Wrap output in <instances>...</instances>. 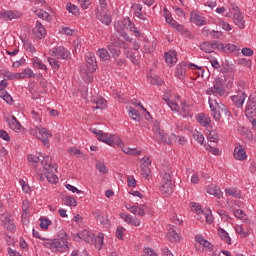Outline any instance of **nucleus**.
Returning a JSON list of instances; mask_svg holds the SVG:
<instances>
[{
    "mask_svg": "<svg viewBox=\"0 0 256 256\" xmlns=\"http://www.w3.org/2000/svg\"><path fill=\"white\" fill-rule=\"evenodd\" d=\"M87 250H74L71 256H87Z\"/></svg>",
    "mask_w": 256,
    "mask_h": 256,
    "instance_id": "64",
    "label": "nucleus"
},
{
    "mask_svg": "<svg viewBox=\"0 0 256 256\" xmlns=\"http://www.w3.org/2000/svg\"><path fill=\"white\" fill-rule=\"evenodd\" d=\"M17 17V14H15L11 10H1L0 11V19H4V21H11Z\"/></svg>",
    "mask_w": 256,
    "mask_h": 256,
    "instance_id": "25",
    "label": "nucleus"
},
{
    "mask_svg": "<svg viewBox=\"0 0 256 256\" xmlns=\"http://www.w3.org/2000/svg\"><path fill=\"white\" fill-rule=\"evenodd\" d=\"M245 99H247V94L244 91H239L237 95L231 96V101H233L234 105H236L238 109L243 107Z\"/></svg>",
    "mask_w": 256,
    "mask_h": 256,
    "instance_id": "12",
    "label": "nucleus"
},
{
    "mask_svg": "<svg viewBox=\"0 0 256 256\" xmlns=\"http://www.w3.org/2000/svg\"><path fill=\"white\" fill-rule=\"evenodd\" d=\"M256 107V94H252L248 98L246 108Z\"/></svg>",
    "mask_w": 256,
    "mask_h": 256,
    "instance_id": "53",
    "label": "nucleus"
},
{
    "mask_svg": "<svg viewBox=\"0 0 256 256\" xmlns=\"http://www.w3.org/2000/svg\"><path fill=\"white\" fill-rule=\"evenodd\" d=\"M218 235L222 239V241H225L228 245H231V237H229V233L225 231V229L219 228Z\"/></svg>",
    "mask_w": 256,
    "mask_h": 256,
    "instance_id": "30",
    "label": "nucleus"
},
{
    "mask_svg": "<svg viewBox=\"0 0 256 256\" xmlns=\"http://www.w3.org/2000/svg\"><path fill=\"white\" fill-rule=\"evenodd\" d=\"M62 201H64V204L68 207H77V200L71 196H64Z\"/></svg>",
    "mask_w": 256,
    "mask_h": 256,
    "instance_id": "35",
    "label": "nucleus"
},
{
    "mask_svg": "<svg viewBox=\"0 0 256 256\" xmlns=\"http://www.w3.org/2000/svg\"><path fill=\"white\" fill-rule=\"evenodd\" d=\"M86 67L88 73H95V71H97V60L95 59V54L89 53L86 56Z\"/></svg>",
    "mask_w": 256,
    "mask_h": 256,
    "instance_id": "9",
    "label": "nucleus"
},
{
    "mask_svg": "<svg viewBox=\"0 0 256 256\" xmlns=\"http://www.w3.org/2000/svg\"><path fill=\"white\" fill-rule=\"evenodd\" d=\"M42 159L41 165L47 173L46 177L49 183H59V177L53 173L54 167L51 165L52 158L50 156H42Z\"/></svg>",
    "mask_w": 256,
    "mask_h": 256,
    "instance_id": "3",
    "label": "nucleus"
},
{
    "mask_svg": "<svg viewBox=\"0 0 256 256\" xmlns=\"http://www.w3.org/2000/svg\"><path fill=\"white\" fill-rule=\"evenodd\" d=\"M93 217L96 219V221H98V223H100V225H103L104 227H109V225H111L109 218L107 216H103L99 210L93 212Z\"/></svg>",
    "mask_w": 256,
    "mask_h": 256,
    "instance_id": "15",
    "label": "nucleus"
},
{
    "mask_svg": "<svg viewBox=\"0 0 256 256\" xmlns=\"http://www.w3.org/2000/svg\"><path fill=\"white\" fill-rule=\"evenodd\" d=\"M168 107H170L171 111H175L176 113H179V104L177 102L170 101L167 103Z\"/></svg>",
    "mask_w": 256,
    "mask_h": 256,
    "instance_id": "59",
    "label": "nucleus"
},
{
    "mask_svg": "<svg viewBox=\"0 0 256 256\" xmlns=\"http://www.w3.org/2000/svg\"><path fill=\"white\" fill-rule=\"evenodd\" d=\"M245 115H246L247 119H249V121L252 123V125H256V119H255V117H256V106L246 108Z\"/></svg>",
    "mask_w": 256,
    "mask_h": 256,
    "instance_id": "24",
    "label": "nucleus"
},
{
    "mask_svg": "<svg viewBox=\"0 0 256 256\" xmlns=\"http://www.w3.org/2000/svg\"><path fill=\"white\" fill-rule=\"evenodd\" d=\"M28 161L29 163H32L33 167H37L39 165V161H43L39 156L36 155H28Z\"/></svg>",
    "mask_w": 256,
    "mask_h": 256,
    "instance_id": "41",
    "label": "nucleus"
},
{
    "mask_svg": "<svg viewBox=\"0 0 256 256\" xmlns=\"http://www.w3.org/2000/svg\"><path fill=\"white\" fill-rule=\"evenodd\" d=\"M170 229L172 231L166 234V238L168 239V241H175V242L180 241L181 237L179 236V233H177V230L171 227Z\"/></svg>",
    "mask_w": 256,
    "mask_h": 256,
    "instance_id": "31",
    "label": "nucleus"
},
{
    "mask_svg": "<svg viewBox=\"0 0 256 256\" xmlns=\"http://www.w3.org/2000/svg\"><path fill=\"white\" fill-rule=\"evenodd\" d=\"M203 217H205L206 222L209 223V225H211V223H213V214H211V209L206 210V213L202 214Z\"/></svg>",
    "mask_w": 256,
    "mask_h": 256,
    "instance_id": "54",
    "label": "nucleus"
},
{
    "mask_svg": "<svg viewBox=\"0 0 256 256\" xmlns=\"http://www.w3.org/2000/svg\"><path fill=\"white\" fill-rule=\"evenodd\" d=\"M165 61L169 67H172L174 63H177V51L170 50L164 54Z\"/></svg>",
    "mask_w": 256,
    "mask_h": 256,
    "instance_id": "17",
    "label": "nucleus"
},
{
    "mask_svg": "<svg viewBox=\"0 0 256 256\" xmlns=\"http://www.w3.org/2000/svg\"><path fill=\"white\" fill-rule=\"evenodd\" d=\"M33 67L34 69H42V71H47V65L43 64L39 58L33 59Z\"/></svg>",
    "mask_w": 256,
    "mask_h": 256,
    "instance_id": "39",
    "label": "nucleus"
},
{
    "mask_svg": "<svg viewBox=\"0 0 256 256\" xmlns=\"http://www.w3.org/2000/svg\"><path fill=\"white\" fill-rule=\"evenodd\" d=\"M193 137L195 139V141H197L198 143H200V145H203V142L205 141V137L201 134V132H195L193 134Z\"/></svg>",
    "mask_w": 256,
    "mask_h": 256,
    "instance_id": "56",
    "label": "nucleus"
},
{
    "mask_svg": "<svg viewBox=\"0 0 256 256\" xmlns=\"http://www.w3.org/2000/svg\"><path fill=\"white\" fill-rule=\"evenodd\" d=\"M22 79H35L37 77V74L31 70V68H26L22 72Z\"/></svg>",
    "mask_w": 256,
    "mask_h": 256,
    "instance_id": "33",
    "label": "nucleus"
},
{
    "mask_svg": "<svg viewBox=\"0 0 256 256\" xmlns=\"http://www.w3.org/2000/svg\"><path fill=\"white\" fill-rule=\"evenodd\" d=\"M224 85L223 78H216L213 83V87L206 90L207 95H220V97H223V95H225Z\"/></svg>",
    "mask_w": 256,
    "mask_h": 256,
    "instance_id": "5",
    "label": "nucleus"
},
{
    "mask_svg": "<svg viewBox=\"0 0 256 256\" xmlns=\"http://www.w3.org/2000/svg\"><path fill=\"white\" fill-rule=\"evenodd\" d=\"M187 71V62H182L180 64L177 65L176 67V77H178V79H185V73Z\"/></svg>",
    "mask_w": 256,
    "mask_h": 256,
    "instance_id": "20",
    "label": "nucleus"
},
{
    "mask_svg": "<svg viewBox=\"0 0 256 256\" xmlns=\"http://www.w3.org/2000/svg\"><path fill=\"white\" fill-rule=\"evenodd\" d=\"M108 50L110 51L112 57H114V59H117V57H119V55H121V49L119 48H115L114 46L108 45Z\"/></svg>",
    "mask_w": 256,
    "mask_h": 256,
    "instance_id": "45",
    "label": "nucleus"
},
{
    "mask_svg": "<svg viewBox=\"0 0 256 256\" xmlns=\"http://www.w3.org/2000/svg\"><path fill=\"white\" fill-rule=\"evenodd\" d=\"M234 157L238 161H245V159H247V153L245 152V149H243V146H236L235 147Z\"/></svg>",
    "mask_w": 256,
    "mask_h": 256,
    "instance_id": "19",
    "label": "nucleus"
},
{
    "mask_svg": "<svg viewBox=\"0 0 256 256\" xmlns=\"http://www.w3.org/2000/svg\"><path fill=\"white\" fill-rule=\"evenodd\" d=\"M208 141H211V143H217L219 141V134L217 132L211 131L207 136Z\"/></svg>",
    "mask_w": 256,
    "mask_h": 256,
    "instance_id": "51",
    "label": "nucleus"
},
{
    "mask_svg": "<svg viewBox=\"0 0 256 256\" xmlns=\"http://www.w3.org/2000/svg\"><path fill=\"white\" fill-rule=\"evenodd\" d=\"M2 225L6 231H9L10 233H13L15 229H17V226H15V221L13 220L12 216H5L2 219Z\"/></svg>",
    "mask_w": 256,
    "mask_h": 256,
    "instance_id": "13",
    "label": "nucleus"
},
{
    "mask_svg": "<svg viewBox=\"0 0 256 256\" xmlns=\"http://www.w3.org/2000/svg\"><path fill=\"white\" fill-rule=\"evenodd\" d=\"M234 23L239 29H245V20L243 19V13H241V11L234 13Z\"/></svg>",
    "mask_w": 256,
    "mask_h": 256,
    "instance_id": "23",
    "label": "nucleus"
},
{
    "mask_svg": "<svg viewBox=\"0 0 256 256\" xmlns=\"http://www.w3.org/2000/svg\"><path fill=\"white\" fill-rule=\"evenodd\" d=\"M143 161L144 162L141 165V175L149 180V177L151 175V160H149V157L145 156L143 158Z\"/></svg>",
    "mask_w": 256,
    "mask_h": 256,
    "instance_id": "11",
    "label": "nucleus"
},
{
    "mask_svg": "<svg viewBox=\"0 0 256 256\" xmlns=\"http://www.w3.org/2000/svg\"><path fill=\"white\" fill-rule=\"evenodd\" d=\"M77 235L79 239H82L83 241H85V243H88L89 245H93V243H95V234L91 233L88 230H83Z\"/></svg>",
    "mask_w": 256,
    "mask_h": 256,
    "instance_id": "14",
    "label": "nucleus"
},
{
    "mask_svg": "<svg viewBox=\"0 0 256 256\" xmlns=\"http://www.w3.org/2000/svg\"><path fill=\"white\" fill-rule=\"evenodd\" d=\"M40 227L41 229H49V226L51 225V220L47 218H40Z\"/></svg>",
    "mask_w": 256,
    "mask_h": 256,
    "instance_id": "57",
    "label": "nucleus"
},
{
    "mask_svg": "<svg viewBox=\"0 0 256 256\" xmlns=\"http://www.w3.org/2000/svg\"><path fill=\"white\" fill-rule=\"evenodd\" d=\"M235 230L238 233V235H241V237H247V232H245V229L243 228L242 225L236 226Z\"/></svg>",
    "mask_w": 256,
    "mask_h": 256,
    "instance_id": "60",
    "label": "nucleus"
},
{
    "mask_svg": "<svg viewBox=\"0 0 256 256\" xmlns=\"http://www.w3.org/2000/svg\"><path fill=\"white\" fill-rule=\"evenodd\" d=\"M128 113L131 119H133L134 121H141V114L137 111V109L130 107Z\"/></svg>",
    "mask_w": 256,
    "mask_h": 256,
    "instance_id": "34",
    "label": "nucleus"
},
{
    "mask_svg": "<svg viewBox=\"0 0 256 256\" xmlns=\"http://www.w3.org/2000/svg\"><path fill=\"white\" fill-rule=\"evenodd\" d=\"M212 53L213 49H216L217 51H222L223 49V43H218L217 41H210Z\"/></svg>",
    "mask_w": 256,
    "mask_h": 256,
    "instance_id": "55",
    "label": "nucleus"
},
{
    "mask_svg": "<svg viewBox=\"0 0 256 256\" xmlns=\"http://www.w3.org/2000/svg\"><path fill=\"white\" fill-rule=\"evenodd\" d=\"M104 235L103 233H98L97 236H94V243L95 245H99L100 246V249L101 247H103V239H104Z\"/></svg>",
    "mask_w": 256,
    "mask_h": 256,
    "instance_id": "52",
    "label": "nucleus"
},
{
    "mask_svg": "<svg viewBox=\"0 0 256 256\" xmlns=\"http://www.w3.org/2000/svg\"><path fill=\"white\" fill-rule=\"evenodd\" d=\"M192 211H195V213L197 214V215H204V211H203V209H201V207L199 206V205H197V204H195V205H193L192 206Z\"/></svg>",
    "mask_w": 256,
    "mask_h": 256,
    "instance_id": "63",
    "label": "nucleus"
},
{
    "mask_svg": "<svg viewBox=\"0 0 256 256\" xmlns=\"http://www.w3.org/2000/svg\"><path fill=\"white\" fill-rule=\"evenodd\" d=\"M210 35H212V37H213L214 39H223V32H221V31L212 30V31L210 32Z\"/></svg>",
    "mask_w": 256,
    "mask_h": 256,
    "instance_id": "62",
    "label": "nucleus"
},
{
    "mask_svg": "<svg viewBox=\"0 0 256 256\" xmlns=\"http://www.w3.org/2000/svg\"><path fill=\"white\" fill-rule=\"evenodd\" d=\"M94 103L96 104V106H93V109H106L107 107V100L100 98L98 100H95Z\"/></svg>",
    "mask_w": 256,
    "mask_h": 256,
    "instance_id": "37",
    "label": "nucleus"
},
{
    "mask_svg": "<svg viewBox=\"0 0 256 256\" xmlns=\"http://www.w3.org/2000/svg\"><path fill=\"white\" fill-rule=\"evenodd\" d=\"M160 191L163 193V195H171V193H173V184L162 182Z\"/></svg>",
    "mask_w": 256,
    "mask_h": 256,
    "instance_id": "26",
    "label": "nucleus"
},
{
    "mask_svg": "<svg viewBox=\"0 0 256 256\" xmlns=\"http://www.w3.org/2000/svg\"><path fill=\"white\" fill-rule=\"evenodd\" d=\"M190 21L191 23H195L198 26H203V25H207V20L205 19V17L199 15V13L197 12H191L190 14Z\"/></svg>",
    "mask_w": 256,
    "mask_h": 256,
    "instance_id": "16",
    "label": "nucleus"
},
{
    "mask_svg": "<svg viewBox=\"0 0 256 256\" xmlns=\"http://www.w3.org/2000/svg\"><path fill=\"white\" fill-rule=\"evenodd\" d=\"M225 193H226L227 195H229L230 197H235V198H237V197H239V195H241V194L238 192L237 188H226V189H225Z\"/></svg>",
    "mask_w": 256,
    "mask_h": 256,
    "instance_id": "47",
    "label": "nucleus"
},
{
    "mask_svg": "<svg viewBox=\"0 0 256 256\" xmlns=\"http://www.w3.org/2000/svg\"><path fill=\"white\" fill-rule=\"evenodd\" d=\"M98 140L102 141V143H106V145H110V147H115V145L118 147H123V140H121V138L115 135L104 133L103 131L98 136Z\"/></svg>",
    "mask_w": 256,
    "mask_h": 256,
    "instance_id": "4",
    "label": "nucleus"
},
{
    "mask_svg": "<svg viewBox=\"0 0 256 256\" xmlns=\"http://www.w3.org/2000/svg\"><path fill=\"white\" fill-rule=\"evenodd\" d=\"M34 13L39 17V19H43L44 21H51V16L47 11L43 9H37L34 11Z\"/></svg>",
    "mask_w": 256,
    "mask_h": 256,
    "instance_id": "29",
    "label": "nucleus"
},
{
    "mask_svg": "<svg viewBox=\"0 0 256 256\" xmlns=\"http://www.w3.org/2000/svg\"><path fill=\"white\" fill-rule=\"evenodd\" d=\"M98 55L102 61H109L111 59V55H109V52L105 48L99 49Z\"/></svg>",
    "mask_w": 256,
    "mask_h": 256,
    "instance_id": "36",
    "label": "nucleus"
},
{
    "mask_svg": "<svg viewBox=\"0 0 256 256\" xmlns=\"http://www.w3.org/2000/svg\"><path fill=\"white\" fill-rule=\"evenodd\" d=\"M146 211H149V208L145 205H140V206H138L136 215H138L139 217H145Z\"/></svg>",
    "mask_w": 256,
    "mask_h": 256,
    "instance_id": "50",
    "label": "nucleus"
},
{
    "mask_svg": "<svg viewBox=\"0 0 256 256\" xmlns=\"http://www.w3.org/2000/svg\"><path fill=\"white\" fill-rule=\"evenodd\" d=\"M126 223L129 225H134V227H139V225H141V221H139L137 217H133L131 215L128 217Z\"/></svg>",
    "mask_w": 256,
    "mask_h": 256,
    "instance_id": "48",
    "label": "nucleus"
},
{
    "mask_svg": "<svg viewBox=\"0 0 256 256\" xmlns=\"http://www.w3.org/2000/svg\"><path fill=\"white\" fill-rule=\"evenodd\" d=\"M32 33L36 39H45L47 30H45V27L43 24H41V21H36V26L33 28Z\"/></svg>",
    "mask_w": 256,
    "mask_h": 256,
    "instance_id": "10",
    "label": "nucleus"
},
{
    "mask_svg": "<svg viewBox=\"0 0 256 256\" xmlns=\"http://www.w3.org/2000/svg\"><path fill=\"white\" fill-rule=\"evenodd\" d=\"M22 219H26L27 215H29V201L28 200H24L22 202Z\"/></svg>",
    "mask_w": 256,
    "mask_h": 256,
    "instance_id": "44",
    "label": "nucleus"
},
{
    "mask_svg": "<svg viewBox=\"0 0 256 256\" xmlns=\"http://www.w3.org/2000/svg\"><path fill=\"white\" fill-rule=\"evenodd\" d=\"M123 235H125V228H123L122 226H118L117 229H116V237H117V239L122 241Z\"/></svg>",
    "mask_w": 256,
    "mask_h": 256,
    "instance_id": "58",
    "label": "nucleus"
},
{
    "mask_svg": "<svg viewBox=\"0 0 256 256\" xmlns=\"http://www.w3.org/2000/svg\"><path fill=\"white\" fill-rule=\"evenodd\" d=\"M36 137L42 141L43 145H47L49 147V139L53 137V134L47 131V128H37Z\"/></svg>",
    "mask_w": 256,
    "mask_h": 256,
    "instance_id": "8",
    "label": "nucleus"
},
{
    "mask_svg": "<svg viewBox=\"0 0 256 256\" xmlns=\"http://www.w3.org/2000/svg\"><path fill=\"white\" fill-rule=\"evenodd\" d=\"M48 62L52 68L59 69V61L56 60L55 58H48Z\"/></svg>",
    "mask_w": 256,
    "mask_h": 256,
    "instance_id": "61",
    "label": "nucleus"
},
{
    "mask_svg": "<svg viewBox=\"0 0 256 256\" xmlns=\"http://www.w3.org/2000/svg\"><path fill=\"white\" fill-rule=\"evenodd\" d=\"M196 243H199V245H203L205 249H208V251H213V244L211 242L205 240V238L202 235H196L195 236Z\"/></svg>",
    "mask_w": 256,
    "mask_h": 256,
    "instance_id": "22",
    "label": "nucleus"
},
{
    "mask_svg": "<svg viewBox=\"0 0 256 256\" xmlns=\"http://www.w3.org/2000/svg\"><path fill=\"white\" fill-rule=\"evenodd\" d=\"M96 19L98 21H101L103 25H111L112 19H111V12L107 9H96Z\"/></svg>",
    "mask_w": 256,
    "mask_h": 256,
    "instance_id": "6",
    "label": "nucleus"
},
{
    "mask_svg": "<svg viewBox=\"0 0 256 256\" xmlns=\"http://www.w3.org/2000/svg\"><path fill=\"white\" fill-rule=\"evenodd\" d=\"M201 51H204V53H213V50L211 48V41L202 42L200 44Z\"/></svg>",
    "mask_w": 256,
    "mask_h": 256,
    "instance_id": "40",
    "label": "nucleus"
},
{
    "mask_svg": "<svg viewBox=\"0 0 256 256\" xmlns=\"http://www.w3.org/2000/svg\"><path fill=\"white\" fill-rule=\"evenodd\" d=\"M209 107L211 111V115L214 120L221 121V119H224V121H229L233 115L231 112L227 109L225 104L217 102V100L209 99Z\"/></svg>",
    "mask_w": 256,
    "mask_h": 256,
    "instance_id": "1",
    "label": "nucleus"
},
{
    "mask_svg": "<svg viewBox=\"0 0 256 256\" xmlns=\"http://www.w3.org/2000/svg\"><path fill=\"white\" fill-rule=\"evenodd\" d=\"M49 54L52 57H58L59 59H69L71 57V52H69L63 46L54 47L52 50L49 51Z\"/></svg>",
    "mask_w": 256,
    "mask_h": 256,
    "instance_id": "7",
    "label": "nucleus"
},
{
    "mask_svg": "<svg viewBox=\"0 0 256 256\" xmlns=\"http://www.w3.org/2000/svg\"><path fill=\"white\" fill-rule=\"evenodd\" d=\"M96 169L99 170L100 173H104V174L109 173V170L107 169V166H105V162L97 161L96 162Z\"/></svg>",
    "mask_w": 256,
    "mask_h": 256,
    "instance_id": "43",
    "label": "nucleus"
},
{
    "mask_svg": "<svg viewBox=\"0 0 256 256\" xmlns=\"http://www.w3.org/2000/svg\"><path fill=\"white\" fill-rule=\"evenodd\" d=\"M7 123L10 127V129H13V131H21V123L15 116H11L10 118L7 119Z\"/></svg>",
    "mask_w": 256,
    "mask_h": 256,
    "instance_id": "21",
    "label": "nucleus"
},
{
    "mask_svg": "<svg viewBox=\"0 0 256 256\" xmlns=\"http://www.w3.org/2000/svg\"><path fill=\"white\" fill-rule=\"evenodd\" d=\"M197 121L203 127H208V125H211V118L209 116H205L203 113L198 115Z\"/></svg>",
    "mask_w": 256,
    "mask_h": 256,
    "instance_id": "28",
    "label": "nucleus"
},
{
    "mask_svg": "<svg viewBox=\"0 0 256 256\" xmlns=\"http://www.w3.org/2000/svg\"><path fill=\"white\" fill-rule=\"evenodd\" d=\"M241 48L235 44H223L222 53H232V55H239Z\"/></svg>",
    "mask_w": 256,
    "mask_h": 256,
    "instance_id": "18",
    "label": "nucleus"
},
{
    "mask_svg": "<svg viewBox=\"0 0 256 256\" xmlns=\"http://www.w3.org/2000/svg\"><path fill=\"white\" fill-rule=\"evenodd\" d=\"M66 10L69 13H72V15H79V7H77L76 5H73L71 3H68L66 5Z\"/></svg>",
    "mask_w": 256,
    "mask_h": 256,
    "instance_id": "42",
    "label": "nucleus"
},
{
    "mask_svg": "<svg viewBox=\"0 0 256 256\" xmlns=\"http://www.w3.org/2000/svg\"><path fill=\"white\" fill-rule=\"evenodd\" d=\"M111 47H114L116 49H121V47L123 49H126L127 48V43H125L124 41H121V40H114L112 41L110 44H109Z\"/></svg>",
    "mask_w": 256,
    "mask_h": 256,
    "instance_id": "38",
    "label": "nucleus"
},
{
    "mask_svg": "<svg viewBox=\"0 0 256 256\" xmlns=\"http://www.w3.org/2000/svg\"><path fill=\"white\" fill-rule=\"evenodd\" d=\"M69 236H67V233L65 231H62L58 238L53 239L52 241H47L43 245L46 247V249H50L51 251H54L56 253H64V251H67L69 249V242H68Z\"/></svg>",
    "mask_w": 256,
    "mask_h": 256,
    "instance_id": "2",
    "label": "nucleus"
},
{
    "mask_svg": "<svg viewBox=\"0 0 256 256\" xmlns=\"http://www.w3.org/2000/svg\"><path fill=\"white\" fill-rule=\"evenodd\" d=\"M181 108H179L178 113H180V115H183L184 117H189L191 116V106L189 105H185V103H181Z\"/></svg>",
    "mask_w": 256,
    "mask_h": 256,
    "instance_id": "32",
    "label": "nucleus"
},
{
    "mask_svg": "<svg viewBox=\"0 0 256 256\" xmlns=\"http://www.w3.org/2000/svg\"><path fill=\"white\" fill-rule=\"evenodd\" d=\"M143 6H141V4H136V8L134 10V13L136 15V17H138V19H141L142 21H146V23H149V20H147V16H145V14H143Z\"/></svg>",
    "mask_w": 256,
    "mask_h": 256,
    "instance_id": "27",
    "label": "nucleus"
},
{
    "mask_svg": "<svg viewBox=\"0 0 256 256\" xmlns=\"http://www.w3.org/2000/svg\"><path fill=\"white\" fill-rule=\"evenodd\" d=\"M158 138L160 139V141L162 143H166L167 145H171V138H169V134H164L163 132L160 133V135L158 136Z\"/></svg>",
    "mask_w": 256,
    "mask_h": 256,
    "instance_id": "49",
    "label": "nucleus"
},
{
    "mask_svg": "<svg viewBox=\"0 0 256 256\" xmlns=\"http://www.w3.org/2000/svg\"><path fill=\"white\" fill-rule=\"evenodd\" d=\"M162 183L173 184V173H171V171H168L163 175Z\"/></svg>",
    "mask_w": 256,
    "mask_h": 256,
    "instance_id": "46",
    "label": "nucleus"
}]
</instances>
